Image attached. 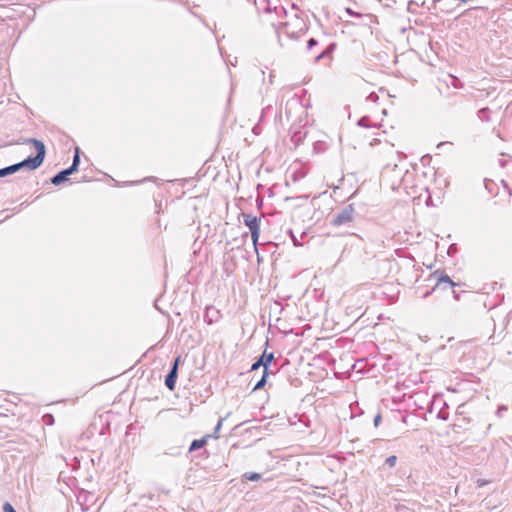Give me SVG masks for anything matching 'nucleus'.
Masks as SVG:
<instances>
[{
  "mask_svg": "<svg viewBox=\"0 0 512 512\" xmlns=\"http://www.w3.org/2000/svg\"><path fill=\"white\" fill-rule=\"evenodd\" d=\"M24 142L32 143L34 145L35 150H36V155L28 156L24 160H22L18 163H15L17 172L23 168H27L28 170H36L37 168H39L42 165V163L45 159V156H46V147H45V144L41 140H38L36 138H28V139H25Z\"/></svg>",
  "mask_w": 512,
  "mask_h": 512,
  "instance_id": "obj_1",
  "label": "nucleus"
},
{
  "mask_svg": "<svg viewBox=\"0 0 512 512\" xmlns=\"http://www.w3.org/2000/svg\"><path fill=\"white\" fill-rule=\"evenodd\" d=\"M433 277L436 278V284L431 290L424 293L423 298H427L430 294L439 290H451L453 298L456 301L460 300L461 292L454 290V287L460 286L459 283H455L444 271H435Z\"/></svg>",
  "mask_w": 512,
  "mask_h": 512,
  "instance_id": "obj_2",
  "label": "nucleus"
},
{
  "mask_svg": "<svg viewBox=\"0 0 512 512\" xmlns=\"http://www.w3.org/2000/svg\"><path fill=\"white\" fill-rule=\"evenodd\" d=\"M358 213L354 204H348L333 214L330 225L333 227H352V223L356 220Z\"/></svg>",
  "mask_w": 512,
  "mask_h": 512,
  "instance_id": "obj_3",
  "label": "nucleus"
},
{
  "mask_svg": "<svg viewBox=\"0 0 512 512\" xmlns=\"http://www.w3.org/2000/svg\"><path fill=\"white\" fill-rule=\"evenodd\" d=\"M242 217L243 223L250 230L252 242L256 246L260 236V219L250 213H242Z\"/></svg>",
  "mask_w": 512,
  "mask_h": 512,
  "instance_id": "obj_4",
  "label": "nucleus"
},
{
  "mask_svg": "<svg viewBox=\"0 0 512 512\" xmlns=\"http://www.w3.org/2000/svg\"><path fill=\"white\" fill-rule=\"evenodd\" d=\"M274 360V353H267L266 350L256 359V361L251 365V371H256L260 367H263V371L269 370V366Z\"/></svg>",
  "mask_w": 512,
  "mask_h": 512,
  "instance_id": "obj_5",
  "label": "nucleus"
},
{
  "mask_svg": "<svg viewBox=\"0 0 512 512\" xmlns=\"http://www.w3.org/2000/svg\"><path fill=\"white\" fill-rule=\"evenodd\" d=\"M221 318V313L214 306H207L204 313V321L208 324H214Z\"/></svg>",
  "mask_w": 512,
  "mask_h": 512,
  "instance_id": "obj_6",
  "label": "nucleus"
},
{
  "mask_svg": "<svg viewBox=\"0 0 512 512\" xmlns=\"http://www.w3.org/2000/svg\"><path fill=\"white\" fill-rule=\"evenodd\" d=\"M178 378V371L170 369L168 374L165 376L164 384L169 391H174Z\"/></svg>",
  "mask_w": 512,
  "mask_h": 512,
  "instance_id": "obj_7",
  "label": "nucleus"
},
{
  "mask_svg": "<svg viewBox=\"0 0 512 512\" xmlns=\"http://www.w3.org/2000/svg\"><path fill=\"white\" fill-rule=\"evenodd\" d=\"M209 438H211V435L207 434L200 439H194L190 444V447L188 450L189 453H192L194 451H197V450L203 448L207 444Z\"/></svg>",
  "mask_w": 512,
  "mask_h": 512,
  "instance_id": "obj_8",
  "label": "nucleus"
},
{
  "mask_svg": "<svg viewBox=\"0 0 512 512\" xmlns=\"http://www.w3.org/2000/svg\"><path fill=\"white\" fill-rule=\"evenodd\" d=\"M69 180V176H68V173L65 172V170H61L59 171L58 173H56L51 179H50V182L55 185V186H58L66 181Z\"/></svg>",
  "mask_w": 512,
  "mask_h": 512,
  "instance_id": "obj_9",
  "label": "nucleus"
},
{
  "mask_svg": "<svg viewBox=\"0 0 512 512\" xmlns=\"http://www.w3.org/2000/svg\"><path fill=\"white\" fill-rule=\"evenodd\" d=\"M490 114H491V110L488 107L481 108L477 112V116H478L479 120L482 122H490L491 121Z\"/></svg>",
  "mask_w": 512,
  "mask_h": 512,
  "instance_id": "obj_10",
  "label": "nucleus"
},
{
  "mask_svg": "<svg viewBox=\"0 0 512 512\" xmlns=\"http://www.w3.org/2000/svg\"><path fill=\"white\" fill-rule=\"evenodd\" d=\"M335 48V44H330L328 45L322 52H320L316 57H315V61L316 62H319L321 59L329 56L333 50Z\"/></svg>",
  "mask_w": 512,
  "mask_h": 512,
  "instance_id": "obj_11",
  "label": "nucleus"
},
{
  "mask_svg": "<svg viewBox=\"0 0 512 512\" xmlns=\"http://www.w3.org/2000/svg\"><path fill=\"white\" fill-rule=\"evenodd\" d=\"M306 134L303 133L301 130L294 131L291 135V141L298 146L303 139L305 138Z\"/></svg>",
  "mask_w": 512,
  "mask_h": 512,
  "instance_id": "obj_12",
  "label": "nucleus"
},
{
  "mask_svg": "<svg viewBox=\"0 0 512 512\" xmlns=\"http://www.w3.org/2000/svg\"><path fill=\"white\" fill-rule=\"evenodd\" d=\"M465 102V96L462 94H455L449 102L450 106H463Z\"/></svg>",
  "mask_w": 512,
  "mask_h": 512,
  "instance_id": "obj_13",
  "label": "nucleus"
},
{
  "mask_svg": "<svg viewBox=\"0 0 512 512\" xmlns=\"http://www.w3.org/2000/svg\"><path fill=\"white\" fill-rule=\"evenodd\" d=\"M269 375V372L267 371H263V375L262 377L260 378V380L255 384L254 388L252 389V391H257V390H260L262 388H264V386L266 385L267 383V377Z\"/></svg>",
  "mask_w": 512,
  "mask_h": 512,
  "instance_id": "obj_14",
  "label": "nucleus"
},
{
  "mask_svg": "<svg viewBox=\"0 0 512 512\" xmlns=\"http://www.w3.org/2000/svg\"><path fill=\"white\" fill-rule=\"evenodd\" d=\"M15 164L0 169V178L16 173Z\"/></svg>",
  "mask_w": 512,
  "mask_h": 512,
  "instance_id": "obj_15",
  "label": "nucleus"
},
{
  "mask_svg": "<svg viewBox=\"0 0 512 512\" xmlns=\"http://www.w3.org/2000/svg\"><path fill=\"white\" fill-rule=\"evenodd\" d=\"M243 477L249 481H259L261 479V474L257 472H247Z\"/></svg>",
  "mask_w": 512,
  "mask_h": 512,
  "instance_id": "obj_16",
  "label": "nucleus"
},
{
  "mask_svg": "<svg viewBox=\"0 0 512 512\" xmlns=\"http://www.w3.org/2000/svg\"><path fill=\"white\" fill-rule=\"evenodd\" d=\"M42 421L47 426H52L55 423L54 416L51 413H46L42 416Z\"/></svg>",
  "mask_w": 512,
  "mask_h": 512,
  "instance_id": "obj_17",
  "label": "nucleus"
},
{
  "mask_svg": "<svg viewBox=\"0 0 512 512\" xmlns=\"http://www.w3.org/2000/svg\"><path fill=\"white\" fill-rule=\"evenodd\" d=\"M357 125L360 126V127H363V128H369L371 126L370 125V118L368 116L361 117L358 120Z\"/></svg>",
  "mask_w": 512,
  "mask_h": 512,
  "instance_id": "obj_18",
  "label": "nucleus"
},
{
  "mask_svg": "<svg viewBox=\"0 0 512 512\" xmlns=\"http://www.w3.org/2000/svg\"><path fill=\"white\" fill-rule=\"evenodd\" d=\"M396 463H397V456L391 455V456L386 458V460L384 462V466H388L390 468H393V467H395Z\"/></svg>",
  "mask_w": 512,
  "mask_h": 512,
  "instance_id": "obj_19",
  "label": "nucleus"
},
{
  "mask_svg": "<svg viewBox=\"0 0 512 512\" xmlns=\"http://www.w3.org/2000/svg\"><path fill=\"white\" fill-rule=\"evenodd\" d=\"M288 234L290 236V239L292 240L294 246L298 247V246H301L302 243L300 242V240L297 238V236L294 234L293 230L292 229H289L288 230Z\"/></svg>",
  "mask_w": 512,
  "mask_h": 512,
  "instance_id": "obj_20",
  "label": "nucleus"
},
{
  "mask_svg": "<svg viewBox=\"0 0 512 512\" xmlns=\"http://www.w3.org/2000/svg\"><path fill=\"white\" fill-rule=\"evenodd\" d=\"M224 421V418H220L219 421L217 422L216 426H215V429H214V432L213 434L211 435V437H214L215 439L219 438L218 436V432L220 431L221 427H222V423Z\"/></svg>",
  "mask_w": 512,
  "mask_h": 512,
  "instance_id": "obj_21",
  "label": "nucleus"
},
{
  "mask_svg": "<svg viewBox=\"0 0 512 512\" xmlns=\"http://www.w3.org/2000/svg\"><path fill=\"white\" fill-rule=\"evenodd\" d=\"M79 169V166L77 164H71L68 168L64 169L65 172L68 173V176L72 175L73 173L77 172Z\"/></svg>",
  "mask_w": 512,
  "mask_h": 512,
  "instance_id": "obj_22",
  "label": "nucleus"
},
{
  "mask_svg": "<svg viewBox=\"0 0 512 512\" xmlns=\"http://www.w3.org/2000/svg\"><path fill=\"white\" fill-rule=\"evenodd\" d=\"M317 45H318V41L312 37L307 41V50L310 51Z\"/></svg>",
  "mask_w": 512,
  "mask_h": 512,
  "instance_id": "obj_23",
  "label": "nucleus"
},
{
  "mask_svg": "<svg viewBox=\"0 0 512 512\" xmlns=\"http://www.w3.org/2000/svg\"><path fill=\"white\" fill-rule=\"evenodd\" d=\"M72 163L77 164V166L80 164V149L78 147L75 150Z\"/></svg>",
  "mask_w": 512,
  "mask_h": 512,
  "instance_id": "obj_24",
  "label": "nucleus"
},
{
  "mask_svg": "<svg viewBox=\"0 0 512 512\" xmlns=\"http://www.w3.org/2000/svg\"><path fill=\"white\" fill-rule=\"evenodd\" d=\"M180 362H181V356L179 355L174 359L170 369L178 371Z\"/></svg>",
  "mask_w": 512,
  "mask_h": 512,
  "instance_id": "obj_25",
  "label": "nucleus"
},
{
  "mask_svg": "<svg viewBox=\"0 0 512 512\" xmlns=\"http://www.w3.org/2000/svg\"><path fill=\"white\" fill-rule=\"evenodd\" d=\"M508 407L506 405H500L496 410V415L502 417L504 412H507Z\"/></svg>",
  "mask_w": 512,
  "mask_h": 512,
  "instance_id": "obj_26",
  "label": "nucleus"
},
{
  "mask_svg": "<svg viewBox=\"0 0 512 512\" xmlns=\"http://www.w3.org/2000/svg\"><path fill=\"white\" fill-rule=\"evenodd\" d=\"M494 182L489 179L484 180V187L486 190H488L490 193L492 192V187L494 186Z\"/></svg>",
  "mask_w": 512,
  "mask_h": 512,
  "instance_id": "obj_27",
  "label": "nucleus"
},
{
  "mask_svg": "<svg viewBox=\"0 0 512 512\" xmlns=\"http://www.w3.org/2000/svg\"><path fill=\"white\" fill-rule=\"evenodd\" d=\"M3 512H17L14 507L8 503V502H5L4 505H3Z\"/></svg>",
  "mask_w": 512,
  "mask_h": 512,
  "instance_id": "obj_28",
  "label": "nucleus"
},
{
  "mask_svg": "<svg viewBox=\"0 0 512 512\" xmlns=\"http://www.w3.org/2000/svg\"><path fill=\"white\" fill-rule=\"evenodd\" d=\"M381 420H382L381 414L380 413L376 414L374 417V420H373L374 426L378 427L381 423Z\"/></svg>",
  "mask_w": 512,
  "mask_h": 512,
  "instance_id": "obj_29",
  "label": "nucleus"
},
{
  "mask_svg": "<svg viewBox=\"0 0 512 512\" xmlns=\"http://www.w3.org/2000/svg\"><path fill=\"white\" fill-rule=\"evenodd\" d=\"M397 511L398 512H410V509L404 505H398L397 506Z\"/></svg>",
  "mask_w": 512,
  "mask_h": 512,
  "instance_id": "obj_30",
  "label": "nucleus"
},
{
  "mask_svg": "<svg viewBox=\"0 0 512 512\" xmlns=\"http://www.w3.org/2000/svg\"><path fill=\"white\" fill-rule=\"evenodd\" d=\"M439 419H442V420H447L448 418V413L447 412H443V411H440L438 413V416H437Z\"/></svg>",
  "mask_w": 512,
  "mask_h": 512,
  "instance_id": "obj_31",
  "label": "nucleus"
},
{
  "mask_svg": "<svg viewBox=\"0 0 512 512\" xmlns=\"http://www.w3.org/2000/svg\"><path fill=\"white\" fill-rule=\"evenodd\" d=\"M441 11L449 14V13H452L454 11V9L451 7H443V8H441Z\"/></svg>",
  "mask_w": 512,
  "mask_h": 512,
  "instance_id": "obj_32",
  "label": "nucleus"
},
{
  "mask_svg": "<svg viewBox=\"0 0 512 512\" xmlns=\"http://www.w3.org/2000/svg\"><path fill=\"white\" fill-rule=\"evenodd\" d=\"M346 11L352 16L361 17V14L353 12L350 8H347Z\"/></svg>",
  "mask_w": 512,
  "mask_h": 512,
  "instance_id": "obj_33",
  "label": "nucleus"
},
{
  "mask_svg": "<svg viewBox=\"0 0 512 512\" xmlns=\"http://www.w3.org/2000/svg\"><path fill=\"white\" fill-rule=\"evenodd\" d=\"M159 491H161L162 493H164L167 496L170 494V490L169 489L159 488Z\"/></svg>",
  "mask_w": 512,
  "mask_h": 512,
  "instance_id": "obj_34",
  "label": "nucleus"
},
{
  "mask_svg": "<svg viewBox=\"0 0 512 512\" xmlns=\"http://www.w3.org/2000/svg\"><path fill=\"white\" fill-rule=\"evenodd\" d=\"M442 0H433V3H432V8L433 9H436L437 8V4L440 3Z\"/></svg>",
  "mask_w": 512,
  "mask_h": 512,
  "instance_id": "obj_35",
  "label": "nucleus"
},
{
  "mask_svg": "<svg viewBox=\"0 0 512 512\" xmlns=\"http://www.w3.org/2000/svg\"><path fill=\"white\" fill-rule=\"evenodd\" d=\"M503 184H504V186H505L506 188L508 187V185H507V183H506L505 181H503Z\"/></svg>",
  "mask_w": 512,
  "mask_h": 512,
  "instance_id": "obj_36",
  "label": "nucleus"
}]
</instances>
